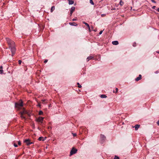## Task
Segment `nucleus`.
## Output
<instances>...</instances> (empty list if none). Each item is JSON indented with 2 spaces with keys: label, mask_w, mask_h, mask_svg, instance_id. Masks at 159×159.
Segmentation results:
<instances>
[{
  "label": "nucleus",
  "mask_w": 159,
  "mask_h": 159,
  "mask_svg": "<svg viewBox=\"0 0 159 159\" xmlns=\"http://www.w3.org/2000/svg\"><path fill=\"white\" fill-rule=\"evenodd\" d=\"M38 140L39 141H44L45 140V139H43V138L42 137H39L38 139Z\"/></svg>",
  "instance_id": "dca6fc26"
},
{
  "label": "nucleus",
  "mask_w": 159,
  "mask_h": 159,
  "mask_svg": "<svg viewBox=\"0 0 159 159\" xmlns=\"http://www.w3.org/2000/svg\"><path fill=\"white\" fill-rule=\"evenodd\" d=\"M38 129L39 130H40V129H39V127H38Z\"/></svg>",
  "instance_id": "79ce46f5"
},
{
  "label": "nucleus",
  "mask_w": 159,
  "mask_h": 159,
  "mask_svg": "<svg viewBox=\"0 0 159 159\" xmlns=\"http://www.w3.org/2000/svg\"><path fill=\"white\" fill-rule=\"evenodd\" d=\"M157 125L158 126H159V120L157 121Z\"/></svg>",
  "instance_id": "72a5a7b5"
},
{
  "label": "nucleus",
  "mask_w": 159,
  "mask_h": 159,
  "mask_svg": "<svg viewBox=\"0 0 159 159\" xmlns=\"http://www.w3.org/2000/svg\"><path fill=\"white\" fill-rule=\"evenodd\" d=\"M100 97L102 98H106L107 96L105 94H102L101 95Z\"/></svg>",
  "instance_id": "2eb2a0df"
},
{
  "label": "nucleus",
  "mask_w": 159,
  "mask_h": 159,
  "mask_svg": "<svg viewBox=\"0 0 159 159\" xmlns=\"http://www.w3.org/2000/svg\"><path fill=\"white\" fill-rule=\"evenodd\" d=\"M6 39L7 43L9 46V48L10 49L11 51V56L13 57L16 51L15 43L13 41L10 39L8 38H6Z\"/></svg>",
  "instance_id": "f03ea898"
},
{
  "label": "nucleus",
  "mask_w": 159,
  "mask_h": 159,
  "mask_svg": "<svg viewBox=\"0 0 159 159\" xmlns=\"http://www.w3.org/2000/svg\"><path fill=\"white\" fill-rule=\"evenodd\" d=\"M156 7V6H153L152 7V8L153 9H155V8Z\"/></svg>",
  "instance_id": "f704fd0d"
},
{
  "label": "nucleus",
  "mask_w": 159,
  "mask_h": 159,
  "mask_svg": "<svg viewBox=\"0 0 159 159\" xmlns=\"http://www.w3.org/2000/svg\"><path fill=\"white\" fill-rule=\"evenodd\" d=\"M21 62H22V61L21 60H19L18 61V63L19 64H20L21 63Z\"/></svg>",
  "instance_id": "5701e85b"
},
{
  "label": "nucleus",
  "mask_w": 159,
  "mask_h": 159,
  "mask_svg": "<svg viewBox=\"0 0 159 159\" xmlns=\"http://www.w3.org/2000/svg\"><path fill=\"white\" fill-rule=\"evenodd\" d=\"M43 102H45V100H43Z\"/></svg>",
  "instance_id": "a19ab883"
},
{
  "label": "nucleus",
  "mask_w": 159,
  "mask_h": 159,
  "mask_svg": "<svg viewBox=\"0 0 159 159\" xmlns=\"http://www.w3.org/2000/svg\"><path fill=\"white\" fill-rule=\"evenodd\" d=\"M14 146L16 147H18V145L17 144H16V143H14Z\"/></svg>",
  "instance_id": "bb28decb"
},
{
  "label": "nucleus",
  "mask_w": 159,
  "mask_h": 159,
  "mask_svg": "<svg viewBox=\"0 0 159 159\" xmlns=\"http://www.w3.org/2000/svg\"><path fill=\"white\" fill-rule=\"evenodd\" d=\"M159 72V71L158 70H157V71H156L155 72V73H156V74H157Z\"/></svg>",
  "instance_id": "473e14b6"
},
{
  "label": "nucleus",
  "mask_w": 159,
  "mask_h": 159,
  "mask_svg": "<svg viewBox=\"0 0 159 159\" xmlns=\"http://www.w3.org/2000/svg\"><path fill=\"white\" fill-rule=\"evenodd\" d=\"M15 107L18 110L22 109L20 112V117L21 118L25 119V118L24 116V115L27 114L28 112L23 107V102L22 101V100H19L18 102H16L15 104Z\"/></svg>",
  "instance_id": "f257e3e1"
},
{
  "label": "nucleus",
  "mask_w": 159,
  "mask_h": 159,
  "mask_svg": "<svg viewBox=\"0 0 159 159\" xmlns=\"http://www.w3.org/2000/svg\"><path fill=\"white\" fill-rule=\"evenodd\" d=\"M157 53H159V51H157Z\"/></svg>",
  "instance_id": "ea45409f"
},
{
  "label": "nucleus",
  "mask_w": 159,
  "mask_h": 159,
  "mask_svg": "<svg viewBox=\"0 0 159 159\" xmlns=\"http://www.w3.org/2000/svg\"><path fill=\"white\" fill-rule=\"evenodd\" d=\"M76 20V19L75 18H74L72 19L73 21H75Z\"/></svg>",
  "instance_id": "c9c22d12"
},
{
  "label": "nucleus",
  "mask_w": 159,
  "mask_h": 159,
  "mask_svg": "<svg viewBox=\"0 0 159 159\" xmlns=\"http://www.w3.org/2000/svg\"><path fill=\"white\" fill-rule=\"evenodd\" d=\"M114 159H119V157L116 156L114 158Z\"/></svg>",
  "instance_id": "4be33fe9"
},
{
  "label": "nucleus",
  "mask_w": 159,
  "mask_h": 159,
  "mask_svg": "<svg viewBox=\"0 0 159 159\" xmlns=\"http://www.w3.org/2000/svg\"><path fill=\"white\" fill-rule=\"evenodd\" d=\"M18 144L19 145H21V142H20V141H18Z\"/></svg>",
  "instance_id": "c85d7f7f"
},
{
  "label": "nucleus",
  "mask_w": 159,
  "mask_h": 159,
  "mask_svg": "<svg viewBox=\"0 0 159 159\" xmlns=\"http://www.w3.org/2000/svg\"><path fill=\"white\" fill-rule=\"evenodd\" d=\"M48 61V60H45L44 61V63H47V61Z\"/></svg>",
  "instance_id": "2f4dec72"
},
{
  "label": "nucleus",
  "mask_w": 159,
  "mask_h": 159,
  "mask_svg": "<svg viewBox=\"0 0 159 159\" xmlns=\"http://www.w3.org/2000/svg\"><path fill=\"white\" fill-rule=\"evenodd\" d=\"M151 1L153 2H154V3H156V2L155 0H151Z\"/></svg>",
  "instance_id": "c756f323"
},
{
  "label": "nucleus",
  "mask_w": 159,
  "mask_h": 159,
  "mask_svg": "<svg viewBox=\"0 0 159 159\" xmlns=\"http://www.w3.org/2000/svg\"><path fill=\"white\" fill-rule=\"evenodd\" d=\"M157 10L158 12H159V8H158V9H157Z\"/></svg>",
  "instance_id": "e433bc0d"
},
{
  "label": "nucleus",
  "mask_w": 159,
  "mask_h": 159,
  "mask_svg": "<svg viewBox=\"0 0 159 159\" xmlns=\"http://www.w3.org/2000/svg\"><path fill=\"white\" fill-rule=\"evenodd\" d=\"M105 16V15L104 14H102V15H101L102 16Z\"/></svg>",
  "instance_id": "58836bf2"
},
{
  "label": "nucleus",
  "mask_w": 159,
  "mask_h": 159,
  "mask_svg": "<svg viewBox=\"0 0 159 159\" xmlns=\"http://www.w3.org/2000/svg\"><path fill=\"white\" fill-rule=\"evenodd\" d=\"M102 32H103V31H102V30H101V31L100 32H99V34H101L102 33Z\"/></svg>",
  "instance_id": "7c9ffc66"
},
{
  "label": "nucleus",
  "mask_w": 159,
  "mask_h": 159,
  "mask_svg": "<svg viewBox=\"0 0 159 159\" xmlns=\"http://www.w3.org/2000/svg\"><path fill=\"white\" fill-rule=\"evenodd\" d=\"M2 69V66H1L0 67V69Z\"/></svg>",
  "instance_id": "4c0bfd02"
},
{
  "label": "nucleus",
  "mask_w": 159,
  "mask_h": 159,
  "mask_svg": "<svg viewBox=\"0 0 159 159\" xmlns=\"http://www.w3.org/2000/svg\"><path fill=\"white\" fill-rule=\"evenodd\" d=\"M69 1V5L73 4L74 3V1L72 0H67Z\"/></svg>",
  "instance_id": "9b49d317"
},
{
  "label": "nucleus",
  "mask_w": 159,
  "mask_h": 159,
  "mask_svg": "<svg viewBox=\"0 0 159 159\" xmlns=\"http://www.w3.org/2000/svg\"><path fill=\"white\" fill-rule=\"evenodd\" d=\"M77 84L78 85V87L79 88H81L82 86H81L80 84L79 83H77Z\"/></svg>",
  "instance_id": "aec40b11"
},
{
  "label": "nucleus",
  "mask_w": 159,
  "mask_h": 159,
  "mask_svg": "<svg viewBox=\"0 0 159 159\" xmlns=\"http://www.w3.org/2000/svg\"><path fill=\"white\" fill-rule=\"evenodd\" d=\"M44 118L39 116L36 119V121L40 123V125L43 126L42 123Z\"/></svg>",
  "instance_id": "7ed1b4c3"
},
{
  "label": "nucleus",
  "mask_w": 159,
  "mask_h": 159,
  "mask_svg": "<svg viewBox=\"0 0 159 159\" xmlns=\"http://www.w3.org/2000/svg\"><path fill=\"white\" fill-rule=\"evenodd\" d=\"M55 9V7L54 6H53L51 8V12H52Z\"/></svg>",
  "instance_id": "f3484780"
},
{
  "label": "nucleus",
  "mask_w": 159,
  "mask_h": 159,
  "mask_svg": "<svg viewBox=\"0 0 159 159\" xmlns=\"http://www.w3.org/2000/svg\"><path fill=\"white\" fill-rule=\"evenodd\" d=\"M24 142L26 143L27 145H29L30 144L33 143L30 141V139H25L24 141Z\"/></svg>",
  "instance_id": "39448f33"
},
{
  "label": "nucleus",
  "mask_w": 159,
  "mask_h": 159,
  "mask_svg": "<svg viewBox=\"0 0 159 159\" xmlns=\"http://www.w3.org/2000/svg\"><path fill=\"white\" fill-rule=\"evenodd\" d=\"M100 139L101 140V143H103L106 139V137L104 135L102 134L100 135Z\"/></svg>",
  "instance_id": "423d86ee"
},
{
  "label": "nucleus",
  "mask_w": 159,
  "mask_h": 159,
  "mask_svg": "<svg viewBox=\"0 0 159 159\" xmlns=\"http://www.w3.org/2000/svg\"><path fill=\"white\" fill-rule=\"evenodd\" d=\"M43 114V112L41 111H39V115H42Z\"/></svg>",
  "instance_id": "a211bd4d"
},
{
  "label": "nucleus",
  "mask_w": 159,
  "mask_h": 159,
  "mask_svg": "<svg viewBox=\"0 0 159 159\" xmlns=\"http://www.w3.org/2000/svg\"><path fill=\"white\" fill-rule=\"evenodd\" d=\"M0 72H1V74H2L3 72V70L2 69H0Z\"/></svg>",
  "instance_id": "a878e982"
},
{
  "label": "nucleus",
  "mask_w": 159,
  "mask_h": 159,
  "mask_svg": "<svg viewBox=\"0 0 159 159\" xmlns=\"http://www.w3.org/2000/svg\"><path fill=\"white\" fill-rule=\"evenodd\" d=\"M75 9V7H72L71 8L70 10V16H71L73 12L74 11Z\"/></svg>",
  "instance_id": "0eeeda50"
},
{
  "label": "nucleus",
  "mask_w": 159,
  "mask_h": 159,
  "mask_svg": "<svg viewBox=\"0 0 159 159\" xmlns=\"http://www.w3.org/2000/svg\"><path fill=\"white\" fill-rule=\"evenodd\" d=\"M120 5L121 6L123 4H124L123 2H122L121 0L120 1Z\"/></svg>",
  "instance_id": "412c9836"
},
{
  "label": "nucleus",
  "mask_w": 159,
  "mask_h": 159,
  "mask_svg": "<svg viewBox=\"0 0 159 159\" xmlns=\"http://www.w3.org/2000/svg\"><path fill=\"white\" fill-rule=\"evenodd\" d=\"M69 24L71 25L76 26L77 24L75 22H69Z\"/></svg>",
  "instance_id": "4468645a"
},
{
  "label": "nucleus",
  "mask_w": 159,
  "mask_h": 159,
  "mask_svg": "<svg viewBox=\"0 0 159 159\" xmlns=\"http://www.w3.org/2000/svg\"><path fill=\"white\" fill-rule=\"evenodd\" d=\"M89 2L92 5H94V3L93 2V0H89Z\"/></svg>",
  "instance_id": "6ab92c4d"
},
{
  "label": "nucleus",
  "mask_w": 159,
  "mask_h": 159,
  "mask_svg": "<svg viewBox=\"0 0 159 159\" xmlns=\"http://www.w3.org/2000/svg\"><path fill=\"white\" fill-rule=\"evenodd\" d=\"M83 23L87 26V27L89 28V30L90 31V28L89 25L87 23L85 22H83Z\"/></svg>",
  "instance_id": "f8f14e48"
},
{
  "label": "nucleus",
  "mask_w": 159,
  "mask_h": 159,
  "mask_svg": "<svg viewBox=\"0 0 159 159\" xmlns=\"http://www.w3.org/2000/svg\"><path fill=\"white\" fill-rule=\"evenodd\" d=\"M77 151V150L74 148H72L70 152V156H71L73 154H75L76 153Z\"/></svg>",
  "instance_id": "20e7f679"
},
{
  "label": "nucleus",
  "mask_w": 159,
  "mask_h": 159,
  "mask_svg": "<svg viewBox=\"0 0 159 159\" xmlns=\"http://www.w3.org/2000/svg\"><path fill=\"white\" fill-rule=\"evenodd\" d=\"M140 126V125H136L134 127L135 128V130H137L139 128Z\"/></svg>",
  "instance_id": "1a4fd4ad"
},
{
  "label": "nucleus",
  "mask_w": 159,
  "mask_h": 159,
  "mask_svg": "<svg viewBox=\"0 0 159 159\" xmlns=\"http://www.w3.org/2000/svg\"><path fill=\"white\" fill-rule=\"evenodd\" d=\"M72 134H73V135L74 137H75L76 136V134H74V133H72Z\"/></svg>",
  "instance_id": "cd10ccee"
},
{
  "label": "nucleus",
  "mask_w": 159,
  "mask_h": 159,
  "mask_svg": "<svg viewBox=\"0 0 159 159\" xmlns=\"http://www.w3.org/2000/svg\"><path fill=\"white\" fill-rule=\"evenodd\" d=\"M142 78V75H139V76L137 77L135 79V80L136 81H139V80H140Z\"/></svg>",
  "instance_id": "6e6552de"
},
{
  "label": "nucleus",
  "mask_w": 159,
  "mask_h": 159,
  "mask_svg": "<svg viewBox=\"0 0 159 159\" xmlns=\"http://www.w3.org/2000/svg\"><path fill=\"white\" fill-rule=\"evenodd\" d=\"M93 58V57L92 56L88 57L87 58V61H89L90 60L92 59Z\"/></svg>",
  "instance_id": "9d476101"
},
{
  "label": "nucleus",
  "mask_w": 159,
  "mask_h": 159,
  "mask_svg": "<svg viewBox=\"0 0 159 159\" xmlns=\"http://www.w3.org/2000/svg\"><path fill=\"white\" fill-rule=\"evenodd\" d=\"M133 46L134 47H135L136 46V43H133Z\"/></svg>",
  "instance_id": "393cba45"
},
{
  "label": "nucleus",
  "mask_w": 159,
  "mask_h": 159,
  "mask_svg": "<svg viewBox=\"0 0 159 159\" xmlns=\"http://www.w3.org/2000/svg\"><path fill=\"white\" fill-rule=\"evenodd\" d=\"M113 92H114V93H115V92L114 91H113Z\"/></svg>",
  "instance_id": "37998d69"
},
{
  "label": "nucleus",
  "mask_w": 159,
  "mask_h": 159,
  "mask_svg": "<svg viewBox=\"0 0 159 159\" xmlns=\"http://www.w3.org/2000/svg\"><path fill=\"white\" fill-rule=\"evenodd\" d=\"M112 43L113 45H117L119 43H118V41H113L112 42Z\"/></svg>",
  "instance_id": "ddd939ff"
},
{
  "label": "nucleus",
  "mask_w": 159,
  "mask_h": 159,
  "mask_svg": "<svg viewBox=\"0 0 159 159\" xmlns=\"http://www.w3.org/2000/svg\"><path fill=\"white\" fill-rule=\"evenodd\" d=\"M118 90V89L117 88H116V92L115 93H117Z\"/></svg>",
  "instance_id": "b1692460"
}]
</instances>
